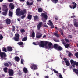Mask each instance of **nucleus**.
<instances>
[{
  "label": "nucleus",
  "mask_w": 78,
  "mask_h": 78,
  "mask_svg": "<svg viewBox=\"0 0 78 78\" xmlns=\"http://www.w3.org/2000/svg\"><path fill=\"white\" fill-rule=\"evenodd\" d=\"M20 11V8H18L16 9V14L17 16H19V15L20 16H22L24 15L27 12L26 9H24L23 10H21Z\"/></svg>",
  "instance_id": "nucleus-1"
},
{
  "label": "nucleus",
  "mask_w": 78,
  "mask_h": 78,
  "mask_svg": "<svg viewBox=\"0 0 78 78\" xmlns=\"http://www.w3.org/2000/svg\"><path fill=\"white\" fill-rule=\"evenodd\" d=\"M70 62L71 64L72 65V66L73 68H75V66H76V69H78V62H76V61H74L73 60H70Z\"/></svg>",
  "instance_id": "nucleus-2"
},
{
  "label": "nucleus",
  "mask_w": 78,
  "mask_h": 78,
  "mask_svg": "<svg viewBox=\"0 0 78 78\" xmlns=\"http://www.w3.org/2000/svg\"><path fill=\"white\" fill-rule=\"evenodd\" d=\"M0 56H1V58H2L3 59L6 60L7 58H6V57L7 56V55H6V54L5 52H1L0 53Z\"/></svg>",
  "instance_id": "nucleus-3"
},
{
  "label": "nucleus",
  "mask_w": 78,
  "mask_h": 78,
  "mask_svg": "<svg viewBox=\"0 0 78 78\" xmlns=\"http://www.w3.org/2000/svg\"><path fill=\"white\" fill-rule=\"evenodd\" d=\"M19 37H20V35L19 34L17 33L15 34V37L13 38V39L16 41L18 42L19 40Z\"/></svg>",
  "instance_id": "nucleus-4"
},
{
  "label": "nucleus",
  "mask_w": 78,
  "mask_h": 78,
  "mask_svg": "<svg viewBox=\"0 0 78 78\" xmlns=\"http://www.w3.org/2000/svg\"><path fill=\"white\" fill-rule=\"evenodd\" d=\"M8 73L9 76H13L14 75V71L12 69H8Z\"/></svg>",
  "instance_id": "nucleus-5"
},
{
  "label": "nucleus",
  "mask_w": 78,
  "mask_h": 78,
  "mask_svg": "<svg viewBox=\"0 0 78 78\" xmlns=\"http://www.w3.org/2000/svg\"><path fill=\"white\" fill-rule=\"evenodd\" d=\"M30 67L32 69L35 70L37 69V66L35 64H31L30 66Z\"/></svg>",
  "instance_id": "nucleus-6"
},
{
  "label": "nucleus",
  "mask_w": 78,
  "mask_h": 78,
  "mask_svg": "<svg viewBox=\"0 0 78 78\" xmlns=\"http://www.w3.org/2000/svg\"><path fill=\"white\" fill-rule=\"evenodd\" d=\"M8 7L6 6V5H4L3 6L2 11L4 12H8Z\"/></svg>",
  "instance_id": "nucleus-7"
},
{
  "label": "nucleus",
  "mask_w": 78,
  "mask_h": 78,
  "mask_svg": "<svg viewBox=\"0 0 78 78\" xmlns=\"http://www.w3.org/2000/svg\"><path fill=\"white\" fill-rule=\"evenodd\" d=\"M42 22H40L38 24L37 26L38 30H40L41 28L42 27Z\"/></svg>",
  "instance_id": "nucleus-8"
},
{
  "label": "nucleus",
  "mask_w": 78,
  "mask_h": 78,
  "mask_svg": "<svg viewBox=\"0 0 78 78\" xmlns=\"http://www.w3.org/2000/svg\"><path fill=\"white\" fill-rule=\"evenodd\" d=\"M76 21H78V19H74V25L75 27H78V22H76Z\"/></svg>",
  "instance_id": "nucleus-9"
},
{
  "label": "nucleus",
  "mask_w": 78,
  "mask_h": 78,
  "mask_svg": "<svg viewBox=\"0 0 78 78\" xmlns=\"http://www.w3.org/2000/svg\"><path fill=\"white\" fill-rule=\"evenodd\" d=\"M72 4L73 5H72L73 6H72V5H69V7L70 8H73V9H74V8H75L76 7V6L77 5V4L76 3H75L74 2H72Z\"/></svg>",
  "instance_id": "nucleus-10"
},
{
  "label": "nucleus",
  "mask_w": 78,
  "mask_h": 78,
  "mask_svg": "<svg viewBox=\"0 0 78 78\" xmlns=\"http://www.w3.org/2000/svg\"><path fill=\"white\" fill-rule=\"evenodd\" d=\"M62 44L64 45H65V47L66 48H69V47H70V44H66V43L64 42V39L62 40Z\"/></svg>",
  "instance_id": "nucleus-11"
},
{
  "label": "nucleus",
  "mask_w": 78,
  "mask_h": 78,
  "mask_svg": "<svg viewBox=\"0 0 78 78\" xmlns=\"http://www.w3.org/2000/svg\"><path fill=\"white\" fill-rule=\"evenodd\" d=\"M49 22V25L50 26H51V28H54L55 26H54V25H53V23L52 22V21H51L50 20H49L48 21Z\"/></svg>",
  "instance_id": "nucleus-12"
},
{
  "label": "nucleus",
  "mask_w": 78,
  "mask_h": 78,
  "mask_svg": "<svg viewBox=\"0 0 78 78\" xmlns=\"http://www.w3.org/2000/svg\"><path fill=\"white\" fill-rule=\"evenodd\" d=\"M17 44H18V45H20V46L21 47H23V48L24 47L23 46V43L22 42L20 41L19 42H18L17 43Z\"/></svg>",
  "instance_id": "nucleus-13"
},
{
  "label": "nucleus",
  "mask_w": 78,
  "mask_h": 78,
  "mask_svg": "<svg viewBox=\"0 0 78 78\" xmlns=\"http://www.w3.org/2000/svg\"><path fill=\"white\" fill-rule=\"evenodd\" d=\"M41 16L43 17H44V18H45V19H47L48 16H47V15H46L45 13H42Z\"/></svg>",
  "instance_id": "nucleus-14"
},
{
  "label": "nucleus",
  "mask_w": 78,
  "mask_h": 78,
  "mask_svg": "<svg viewBox=\"0 0 78 78\" xmlns=\"http://www.w3.org/2000/svg\"><path fill=\"white\" fill-rule=\"evenodd\" d=\"M39 45L40 47H44V41H40V44Z\"/></svg>",
  "instance_id": "nucleus-15"
},
{
  "label": "nucleus",
  "mask_w": 78,
  "mask_h": 78,
  "mask_svg": "<svg viewBox=\"0 0 78 78\" xmlns=\"http://www.w3.org/2000/svg\"><path fill=\"white\" fill-rule=\"evenodd\" d=\"M5 22L6 24H11V20L8 18H7Z\"/></svg>",
  "instance_id": "nucleus-16"
},
{
  "label": "nucleus",
  "mask_w": 78,
  "mask_h": 78,
  "mask_svg": "<svg viewBox=\"0 0 78 78\" xmlns=\"http://www.w3.org/2000/svg\"><path fill=\"white\" fill-rule=\"evenodd\" d=\"M7 48L8 51H12V48L11 46L7 47Z\"/></svg>",
  "instance_id": "nucleus-17"
},
{
  "label": "nucleus",
  "mask_w": 78,
  "mask_h": 78,
  "mask_svg": "<svg viewBox=\"0 0 78 78\" xmlns=\"http://www.w3.org/2000/svg\"><path fill=\"white\" fill-rule=\"evenodd\" d=\"M9 7L11 8V9H14V5L12 3H10L9 5Z\"/></svg>",
  "instance_id": "nucleus-18"
},
{
  "label": "nucleus",
  "mask_w": 78,
  "mask_h": 78,
  "mask_svg": "<svg viewBox=\"0 0 78 78\" xmlns=\"http://www.w3.org/2000/svg\"><path fill=\"white\" fill-rule=\"evenodd\" d=\"M48 45L50 48H51V49L53 48V46H52V43L50 42L48 44Z\"/></svg>",
  "instance_id": "nucleus-19"
},
{
  "label": "nucleus",
  "mask_w": 78,
  "mask_h": 78,
  "mask_svg": "<svg viewBox=\"0 0 78 78\" xmlns=\"http://www.w3.org/2000/svg\"><path fill=\"white\" fill-rule=\"evenodd\" d=\"M14 59L15 61H17V62L20 61V58L18 57H15Z\"/></svg>",
  "instance_id": "nucleus-20"
},
{
  "label": "nucleus",
  "mask_w": 78,
  "mask_h": 78,
  "mask_svg": "<svg viewBox=\"0 0 78 78\" xmlns=\"http://www.w3.org/2000/svg\"><path fill=\"white\" fill-rule=\"evenodd\" d=\"M73 72L75 73L76 75L78 74V69H73Z\"/></svg>",
  "instance_id": "nucleus-21"
},
{
  "label": "nucleus",
  "mask_w": 78,
  "mask_h": 78,
  "mask_svg": "<svg viewBox=\"0 0 78 78\" xmlns=\"http://www.w3.org/2000/svg\"><path fill=\"white\" fill-rule=\"evenodd\" d=\"M26 3L27 5H29V6H31V5H33V1L31 2V3L29 2L28 1H27Z\"/></svg>",
  "instance_id": "nucleus-22"
},
{
  "label": "nucleus",
  "mask_w": 78,
  "mask_h": 78,
  "mask_svg": "<svg viewBox=\"0 0 78 78\" xmlns=\"http://www.w3.org/2000/svg\"><path fill=\"white\" fill-rule=\"evenodd\" d=\"M39 34L40 35H37L36 36V38H41V37H42V34L41 33H39Z\"/></svg>",
  "instance_id": "nucleus-23"
},
{
  "label": "nucleus",
  "mask_w": 78,
  "mask_h": 78,
  "mask_svg": "<svg viewBox=\"0 0 78 78\" xmlns=\"http://www.w3.org/2000/svg\"><path fill=\"white\" fill-rule=\"evenodd\" d=\"M34 19L35 20H39V16H38L37 15H35L34 16Z\"/></svg>",
  "instance_id": "nucleus-24"
},
{
  "label": "nucleus",
  "mask_w": 78,
  "mask_h": 78,
  "mask_svg": "<svg viewBox=\"0 0 78 78\" xmlns=\"http://www.w3.org/2000/svg\"><path fill=\"white\" fill-rule=\"evenodd\" d=\"M27 19L28 20H31V19H32V15L30 14L28 15Z\"/></svg>",
  "instance_id": "nucleus-25"
},
{
  "label": "nucleus",
  "mask_w": 78,
  "mask_h": 78,
  "mask_svg": "<svg viewBox=\"0 0 78 78\" xmlns=\"http://www.w3.org/2000/svg\"><path fill=\"white\" fill-rule=\"evenodd\" d=\"M53 47L55 48V50H57V49L58 47V45L56 44H54V45Z\"/></svg>",
  "instance_id": "nucleus-26"
},
{
  "label": "nucleus",
  "mask_w": 78,
  "mask_h": 78,
  "mask_svg": "<svg viewBox=\"0 0 78 78\" xmlns=\"http://www.w3.org/2000/svg\"><path fill=\"white\" fill-rule=\"evenodd\" d=\"M23 71L25 73H27V72H28V70L26 68L24 67L23 68Z\"/></svg>",
  "instance_id": "nucleus-27"
},
{
  "label": "nucleus",
  "mask_w": 78,
  "mask_h": 78,
  "mask_svg": "<svg viewBox=\"0 0 78 78\" xmlns=\"http://www.w3.org/2000/svg\"><path fill=\"white\" fill-rule=\"evenodd\" d=\"M48 43V42L46 41L44 44V46L45 48H46V49H48V47H47V44Z\"/></svg>",
  "instance_id": "nucleus-28"
},
{
  "label": "nucleus",
  "mask_w": 78,
  "mask_h": 78,
  "mask_svg": "<svg viewBox=\"0 0 78 78\" xmlns=\"http://www.w3.org/2000/svg\"><path fill=\"white\" fill-rule=\"evenodd\" d=\"M65 62L66 66H70V63H69L68 60L65 61Z\"/></svg>",
  "instance_id": "nucleus-29"
},
{
  "label": "nucleus",
  "mask_w": 78,
  "mask_h": 78,
  "mask_svg": "<svg viewBox=\"0 0 78 78\" xmlns=\"http://www.w3.org/2000/svg\"><path fill=\"white\" fill-rule=\"evenodd\" d=\"M13 12H12L9 11V16H10V17H12V16Z\"/></svg>",
  "instance_id": "nucleus-30"
},
{
  "label": "nucleus",
  "mask_w": 78,
  "mask_h": 78,
  "mask_svg": "<svg viewBox=\"0 0 78 78\" xmlns=\"http://www.w3.org/2000/svg\"><path fill=\"white\" fill-rule=\"evenodd\" d=\"M31 37H32V38H33L35 37V33L34 32H33L32 33Z\"/></svg>",
  "instance_id": "nucleus-31"
},
{
  "label": "nucleus",
  "mask_w": 78,
  "mask_h": 78,
  "mask_svg": "<svg viewBox=\"0 0 78 78\" xmlns=\"http://www.w3.org/2000/svg\"><path fill=\"white\" fill-rule=\"evenodd\" d=\"M39 12H42V8H39L38 9Z\"/></svg>",
  "instance_id": "nucleus-32"
},
{
  "label": "nucleus",
  "mask_w": 78,
  "mask_h": 78,
  "mask_svg": "<svg viewBox=\"0 0 78 78\" xmlns=\"http://www.w3.org/2000/svg\"><path fill=\"white\" fill-rule=\"evenodd\" d=\"M4 72H5V73H7V72H8V71H7L8 70V68L6 67L4 68Z\"/></svg>",
  "instance_id": "nucleus-33"
},
{
  "label": "nucleus",
  "mask_w": 78,
  "mask_h": 78,
  "mask_svg": "<svg viewBox=\"0 0 78 78\" xmlns=\"http://www.w3.org/2000/svg\"><path fill=\"white\" fill-rule=\"evenodd\" d=\"M62 47H61L58 46V48H57V50H59V51H61L62 50Z\"/></svg>",
  "instance_id": "nucleus-34"
},
{
  "label": "nucleus",
  "mask_w": 78,
  "mask_h": 78,
  "mask_svg": "<svg viewBox=\"0 0 78 78\" xmlns=\"http://www.w3.org/2000/svg\"><path fill=\"white\" fill-rule=\"evenodd\" d=\"M20 31L21 33H23L24 32H25V29H21L20 30Z\"/></svg>",
  "instance_id": "nucleus-35"
},
{
  "label": "nucleus",
  "mask_w": 78,
  "mask_h": 78,
  "mask_svg": "<svg viewBox=\"0 0 78 78\" xmlns=\"http://www.w3.org/2000/svg\"><path fill=\"white\" fill-rule=\"evenodd\" d=\"M24 62V60L22 58H21V64H23Z\"/></svg>",
  "instance_id": "nucleus-36"
},
{
  "label": "nucleus",
  "mask_w": 78,
  "mask_h": 78,
  "mask_svg": "<svg viewBox=\"0 0 78 78\" xmlns=\"http://www.w3.org/2000/svg\"><path fill=\"white\" fill-rule=\"evenodd\" d=\"M27 37H24L23 39H22V41L23 42L24 41H27Z\"/></svg>",
  "instance_id": "nucleus-37"
},
{
  "label": "nucleus",
  "mask_w": 78,
  "mask_h": 78,
  "mask_svg": "<svg viewBox=\"0 0 78 78\" xmlns=\"http://www.w3.org/2000/svg\"><path fill=\"white\" fill-rule=\"evenodd\" d=\"M52 2L54 3H57V2H58V0H53Z\"/></svg>",
  "instance_id": "nucleus-38"
},
{
  "label": "nucleus",
  "mask_w": 78,
  "mask_h": 78,
  "mask_svg": "<svg viewBox=\"0 0 78 78\" xmlns=\"http://www.w3.org/2000/svg\"><path fill=\"white\" fill-rule=\"evenodd\" d=\"M4 65L5 67H8L9 66V64L7 63H4Z\"/></svg>",
  "instance_id": "nucleus-39"
},
{
  "label": "nucleus",
  "mask_w": 78,
  "mask_h": 78,
  "mask_svg": "<svg viewBox=\"0 0 78 78\" xmlns=\"http://www.w3.org/2000/svg\"><path fill=\"white\" fill-rule=\"evenodd\" d=\"M2 15L4 16H6V15H7V12H2Z\"/></svg>",
  "instance_id": "nucleus-40"
},
{
  "label": "nucleus",
  "mask_w": 78,
  "mask_h": 78,
  "mask_svg": "<svg viewBox=\"0 0 78 78\" xmlns=\"http://www.w3.org/2000/svg\"><path fill=\"white\" fill-rule=\"evenodd\" d=\"M65 41H66V42H68V43H69V42H70V41L69 40L66 38L65 39Z\"/></svg>",
  "instance_id": "nucleus-41"
},
{
  "label": "nucleus",
  "mask_w": 78,
  "mask_h": 78,
  "mask_svg": "<svg viewBox=\"0 0 78 78\" xmlns=\"http://www.w3.org/2000/svg\"><path fill=\"white\" fill-rule=\"evenodd\" d=\"M12 31H15V26L13 25L12 26Z\"/></svg>",
  "instance_id": "nucleus-42"
},
{
  "label": "nucleus",
  "mask_w": 78,
  "mask_h": 78,
  "mask_svg": "<svg viewBox=\"0 0 78 78\" xmlns=\"http://www.w3.org/2000/svg\"><path fill=\"white\" fill-rule=\"evenodd\" d=\"M68 56L69 57H70V56H73V54H72V53L70 52H69V54H68Z\"/></svg>",
  "instance_id": "nucleus-43"
},
{
  "label": "nucleus",
  "mask_w": 78,
  "mask_h": 78,
  "mask_svg": "<svg viewBox=\"0 0 78 78\" xmlns=\"http://www.w3.org/2000/svg\"><path fill=\"white\" fill-rule=\"evenodd\" d=\"M26 17V15H23L21 16V19H23L25 17Z\"/></svg>",
  "instance_id": "nucleus-44"
},
{
  "label": "nucleus",
  "mask_w": 78,
  "mask_h": 78,
  "mask_svg": "<svg viewBox=\"0 0 78 78\" xmlns=\"http://www.w3.org/2000/svg\"><path fill=\"white\" fill-rule=\"evenodd\" d=\"M75 56L77 58H78V52H76L75 53Z\"/></svg>",
  "instance_id": "nucleus-45"
},
{
  "label": "nucleus",
  "mask_w": 78,
  "mask_h": 78,
  "mask_svg": "<svg viewBox=\"0 0 78 78\" xmlns=\"http://www.w3.org/2000/svg\"><path fill=\"white\" fill-rule=\"evenodd\" d=\"M55 36H56L57 37H59V35L58 34H57V33H55L54 34Z\"/></svg>",
  "instance_id": "nucleus-46"
},
{
  "label": "nucleus",
  "mask_w": 78,
  "mask_h": 78,
  "mask_svg": "<svg viewBox=\"0 0 78 78\" xmlns=\"http://www.w3.org/2000/svg\"><path fill=\"white\" fill-rule=\"evenodd\" d=\"M53 71L55 73H57L58 74V71H56V70L54 69Z\"/></svg>",
  "instance_id": "nucleus-47"
},
{
  "label": "nucleus",
  "mask_w": 78,
  "mask_h": 78,
  "mask_svg": "<svg viewBox=\"0 0 78 78\" xmlns=\"http://www.w3.org/2000/svg\"><path fill=\"white\" fill-rule=\"evenodd\" d=\"M3 36L2 35H1L0 36V40H2V39H3Z\"/></svg>",
  "instance_id": "nucleus-48"
},
{
  "label": "nucleus",
  "mask_w": 78,
  "mask_h": 78,
  "mask_svg": "<svg viewBox=\"0 0 78 78\" xmlns=\"http://www.w3.org/2000/svg\"><path fill=\"white\" fill-rule=\"evenodd\" d=\"M68 36L69 38H70V39H72V35H69Z\"/></svg>",
  "instance_id": "nucleus-49"
},
{
  "label": "nucleus",
  "mask_w": 78,
  "mask_h": 78,
  "mask_svg": "<svg viewBox=\"0 0 78 78\" xmlns=\"http://www.w3.org/2000/svg\"><path fill=\"white\" fill-rule=\"evenodd\" d=\"M18 74L20 76V75H22V73L21 72H19L18 73Z\"/></svg>",
  "instance_id": "nucleus-50"
},
{
  "label": "nucleus",
  "mask_w": 78,
  "mask_h": 78,
  "mask_svg": "<svg viewBox=\"0 0 78 78\" xmlns=\"http://www.w3.org/2000/svg\"><path fill=\"white\" fill-rule=\"evenodd\" d=\"M3 51H5V52H7V51H6V48H4Z\"/></svg>",
  "instance_id": "nucleus-51"
},
{
  "label": "nucleus",
  "mask_w": 78,
  "mask_h": 78,
  "mask_svg": "<svg viewBox=\"0 0 78 78\" xmlns=\"http://www.w3.org/2000/svg\"><path fill=\"white\" fill-rule=\"evenodd\" d=\"M59 76L60 78H63V77H62V75H61V74H60L59 75Z\"/></svg>",
  "instance_id": "nucleus-52"
},
{
  "label": "nucleus",
  "mask_w": 78,
  "mask_h": 78,
  "mask_svg": "<svg viewBox=\"0 0 78 78\" xmlns=\"http://www.w3.org/2000/svg\"><path fill=\"white\" fill-rule=\"evenodd\" d=\"M43 20V22H46V21L47 20V19H44V20Z\"/></svg>",
  "instance_id": "nucleus-53"
},
{
  "label": "nucleus",
  "mask_w": 78,
  "mask_h": 78,
  "mask_svg": "<svg viewBox=\"0 0 78 78\" xmlns=\"http://www.w3.org/2000/svg\"><path fill=\"white\" fill-rule=\"evenodd\" d=\"M55 20H58V19H59V18H58V17L55 18Z\"/></svg>",
  "instance_id": "nucleus-54"
},
{
  "label": "nucleus",
  "mask_w": 78,
  "mask_h": 78,
  "mask_svg": "<svg viewBox=\"0 0 78 78\" xmlns=\"http://www.w3.org/2000/svg\"><path fill=\"white\" fill-rule=\"evenodd\" d=\"M43 27H45V28H48V27L46 25H44L43 26Z\"/></svg>",
  "instance_id": "nucleus-55"
},
{
  "label": "nucleus",
  "mask_w": 78,
  "mask_h": 78,
  "mask_svg": "<svg viewBox=\"0 0 78 78\" xmlns=\"http://www.w3.org/2000/svg\"><path fill=\"white\" fill-rule=\"evenodd\" d=\"M18 21H19V22H20V20H21V19L20 18H18L17 19Z\"/></svg>",
  "instance_id": "nucleus-56"
},
{
  "label": "nucleus",
  "mask_w": 78,
  "mask_h": 78,
  "mask_svg": "<svg viewBox=\"0 0 78 78\" xmlns=\"http://www.w3.org/2000/svg\"><path fill=\"white\" fill-rule=\"evenodd\" d=\"M8 64H10L11 66L12 65V64H11V62H8Z\"/></svg>",
  "instance_id": "nucleus-57"
},
{
  "label": "nucleus",
  "mask_w": 78,
  "mask_h": 78,
  "mask_svg": "<svg viewBox=\"0 0 78 78\" xmlns=\"http://www.w3.org/2000/svg\"><path fill=\"white\" fill-rule=\"evenodd\" d=\"M33 44L35 45H37V44L35 42H33Z\"/></svg>",
  "instance_id": "nucleus-58"
},
{
  "label": "nucleus",
  "mask_w": 78,
  "mask_h": 78,
  "mask_svg": "<svg viewBox=\"0 0 78 78\" xmlns=\"http://www.w3.org/2000/svg\"><path fill=\"white\" fill-rule=\"evenodd\" d=\"M74 17H75V16L73 15V16L71 17V18H73Z\"/></svg>",
  "instance_id": "nucleus-59"
},
{
  "label": "nucleus",
  "mask_w": 78,
  "mask_h": 78,
  "mask_svg": "<svg viewBox=\"0 0 78 78\" xmlns=\"http://www.w3.org/2000/svg\"><path fill=\"white\" fill-rule=\"evenodd\" d=\"M9 2H11L13 1V0H8Z\"/></svg>",
  "instance_id": "nucleus-60"
},
{
  "label": "nucleus",
  "mask_w": 78,
  "mask_h": 78,
  "mask_svg": "<svg viewBox=\"0 0 78 78\" xmlns=\"http://www.w3.org/2000/svg\"><path fill=\"white\" fill-rule=\"evenodd\" d=\"M61 34L62 36H63L64 35V33H63V32H61Z\"/></svg>",
  "instance_id": "nucleus-61"
},
{
  "label": "nucleus",
  "mask_w": 78,
  "mask_h": 78,
  "mask_svg": "<svg viewBox=\"0 0 78 78\" xmlns=\"http://www.w3.org/2000/svg\"><path fill=\"white\" fill-rule=\"evenodd\" d=\"M46 37V35H45L43 36V38H45Z\"/></svg>",
  "instance_id": "nucleus-62"
},
{
  "label": "nucleus",
  "mask_w": 78,
  "mask_h": 78,
  "mask_svg": "<svg viewBox=\"0 0 78 78\" xmlns=\"http://www.w3.org/2000/svg\"><path fill=\"white\" fill-rule=\"evenodd\" d=\"M60 33H62V32H63L62 30V29L60 30Z\"/></svg>",
  "instance_id": "nucleus-63"
},
{
  "label": "nucleus",
  "mask_w": 78,
  "mask_h": 78,
  "mask_svg": "<svg viewBox=\"0 0 78 78\" xmlns=\"http://www.w3.org/2000/svg\"><path fill=\"white\" fill-rule=\"evenodd\" d=\"M45 78H49V77H48V76H45Z\"/></svg>",
  "instance_id": "nucleus-64"
}]
</instances>
